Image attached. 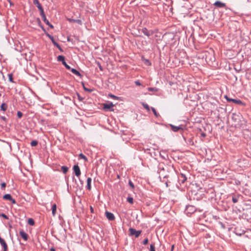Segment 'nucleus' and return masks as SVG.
<instances>
[{
    "label": "nucleus",
    "instance_id": "a19ab883",
    "mask_svg": "<svg viewBox=\"0 0 251 251\" xmlns=\"http://www.w3.org/2000/svg\"><path fill=\"white\" fill-rule=\"evenodd\" d=\"M97 64L98 66L99 67V68L100 70V71H102L103 69V68H102V67L101 66V65L100 63L99 62H97Z\"/></svg>",
    "mask_w": 251,
    "mask_h": 251
},
{
    "label": "nucleus",
    "instance_id": "f8f14e48",
    "mask_svg": "<svg viewBox=\"0 0 251 251\" xmlns=\"http://www.w3.org/2000/svg\"><path fill=\"white\" fill-rule=\"evenodd\" d=\"M186 210L189 213H193L196 211V208L193 205H187L186 207Z\"/></svg>",
    "mask_w": 251,
    "mask_h": 251
},
{
    "label": "nucleus",
    "instance_id": "680f3d73",
    "mask_svg": "<svg viewBox=\"0 0 251 251\" xmlns=\"http://www.w3.org/2000/svg\"><path fill=\"white\" fill-rule=\"evenodd\" d=\"M39 26H40V27H41L42 28L43 30L45 31L44 27H43V26L42 25H40Z\"/></svg>",
    "mask_w": 251,
    "mask_h": 251
},
{
    "label": "nucleus",
    "instance_id": "2f4dec72",
    "mask_svg": "<svg viewBox=\"0 0 251 251\" xmlns=\"http://www.w3.org/2000/svg\"><path fill=\"white\" fill-rule=\"evenodd\" d=\"M79 157L80 158L84 159L85 161H87V158L86 157V156L82 153L79 154Z\"/></svg>",
    "mask_w": 251,
    "mask_h": 251
},
{
    "label": "nucleus",
    "instance_id": "7ed1b4c3",
    "mask_svg": "<svg viewBox=\"0 0 251 251\" xmlns=\"http://www.w3.org/2000/svg\"><path fill=\"white\" fill-rule=\"evenodd\" d=\"M224 97L226 100L228 102H233L236 104L241 105H243V106L245 105V103L244 102H243L240 100L230 98L227 95H225L224 96Z\"/></svg>",
    "mask_w": 251,
    "mask_h": 251
},
{
    "label": "nucleus",
    "instance_id": "49530a36",
    "mask_svg": "<svg viewBox=\"0 0 251 251\" xmlns=\"http://www.w3.org/2000/svg\"><path fill=\"white\" fill-rule=\"evenodd\" d=\"M1 217L4 218V219H8V217L7 215H6L4 213H2L1 215H0Z\"/></svg>",
    "mask_w": 251,
    "mask_h": 251
},
{
    "label": "nucleus",
    "instance_id": "0eeeda50",
    "mask_svg": "<svg viewBox=\"0 0 251 251\" xmlns=\"http://www.w3.org/2000/svg\"><path fill=\"white\" fill-rule=\"evenodd\" d=\"M142 32L145 35L148 36V37H150L154 33V31L152 30H148L146 27L142 28Z\"/></svg>",
    "mask_w": 251,
    "mask_h": 251
},
{
    "label": "nucleus",
    "instance_id": "c85d7f7f",
    "mask_svg": "<svg viewBox=\"0 0 251 251\" xmlns=\"http://www.w3.org/2000/svg\"><path fill=\"white\" fill-rule=\"evenodd\" d=\"M28 224L30 226H33L34 225V221L32 218H29L27 221Z\"/></svg>",
    "mask_w": 251,
    "mask_h": 251
},
{
    "label": "nucleus",
    "instance_id": "58836bf2",
    "mask_svg": "<svg viewBox=\"0 0 251 251\" xmlns=\"http://www.w3.org/2000/svg\"><path fill=\"white\" fill-rule=\"evenodd\" d=\"M23 115V114L22 112H21L20 111H18L17 112V116L19 118H21Z\"/></svg>",
    "mask_w": 251,
    "mask_h": 251
},
{
    "label": "nucleus",
    "instance_id": "72a5a7b5",
    "mask_svg": "<svg viewBox=\"0 0 251 251\" xmlns=\"http://www.w3.org/2000/svg\"><path fill=\"white\" fill-rule=\"evenodd\" d=\"M127 201L129 203L132 204L133 203V199L131 197H128L127 198Z\"/></svg>",
    "mask_w": 251,
    "mask_h": 251
},
{
    "label": "nucleus",
    "instance_id": "09e8293b",
    "mask_svg": "<svg viewBox=\"0 0 251 251\" xmlns=\"http://www.w3.org/2000/svg\"><path fill=\"white\" fill-rule=\"evenodd\" d=\"M188 144H189L190 145L191 144H193V141H192V140L191 139V138H189L188 139V141H186Z\"/></svg>",
    "mask_w": 251,
    "mask_h": 251
},
{
    "label": "nucleus",
    "instance_id": "dca6fc26",
    "mask_svg": "<svg viewBox=\"0 0 251 251\" xmlns=\"http://www.w3.org/2000/svg\"><path fill=\"white\" fill-rule=\"evenodd\" d=\"M91 181L92 179L91 177H88L87 179V189L89 190H91Z\"/></svg>",
    "mask_w": 251,
    "mask_h": 251
},
{
    "label": "nucleus",
    "instance_id": "3c124183",
    "mask_svg": "<svg viewBox=\"0 0 251 251\" xmlns=\"http://www.w3.org/2000/svg\"><path fill=\"white\" fill-rule=\"evenodd\" d=\"M13 204H16V201L15 199H14L13 198L11 199V200L10 201Z\"/></svg>",
    "mask_w": 251,
    "mask_h": 251
},
{
    "label": "nucleus",
    "instance_id": "603ef678",
    "mask_svg": "<svg viewBox=\"0 0 251 251\" xmlns=\"http://www.w3.org/2000/svg\"><path fill=\"white\" fill-rule=\"evenodd\" d=\"M213 218L216 220L220 219L219 217L216 215L213 216Z\"/></svg>",
    "mask_w": 251,
    "mask_h": 251
},
{
    "label": "nucleus",
    "instance_id": "8fccbe9b",
    "mask_svg": "<svg viewBox=\"0 0 251 251\" xmlns=\"http://www.w3.org/2000/svg\"><path fill=\"white\" fill-rule=\"evenodd\" d=\"M135 84L137 85V86H140L141 85L140 82L139 80H136L135 81Z\"/></svg>",
    "mask_w": 251,
    "mask_h": 251
},
{
    "label": "nucleus",
    "instance_id": "393cba45",
    "mask_svg": "<svg viewBox=\"0 0 251 251\" xmlns=\"http://www.w3.org/2000/svg\"><path fill=\"white\" fill-rule=\"evenodd\" d=\"M33 3L36 5L38 8L42 7L41 4L39 3L38 0H33Z\"/></svg>",
    "mask_w": 251,
    "mask_h": 251
},
{
    "label": "nucleus",
    "instance_id": "5701e85b",
    "mask_svg": "<svg viewBox=\"0 0 251 251\" xmlns=\"http://www.w3.org/2000/svg\"><path fill=\"white\" fill-rule=\"evenodd\" d=\"M0 244H1V245L2 247H6V246H7V244L5 242L4 240L3 239H2L0 236Z\"/></svg>",
    "mask_w": 251,
    "mask_h": 251
},
{
    "label": "nucleus",
    "instance_id": "c03bdc74",
    "mask_svg": "<svg viewBox=\"0 0 251 251\" xmlns=\"http://www.w3.org/2000/svg\"><path fill=\"white\" fill-rule=\"evenodd\" d=\"M148 242H149V240H148V239L147 238H145L143 241V244L145 245H147L148 243Z\"/></svg>",
    "mask_w": 251,
    "mask_h": 251
},
{
    "label": "nucleus",
    "instance_id": "39448f33",
    "mask_svg": "<svg viewBox=\"0 0 251 251\" xmlns=\"http://www.w3.org/2000/svg\"><path fill=\"white\" fill-rule=\"evenodd\" d=\"M114 106V104L112 102H108L107 103L103 104V108L105 111H113L114 109L112 108Z\"/></svg>",
    "mask_w": 251,
    "mask_h": 251
},
{
    "label": "nucleus",
    "instance_id": "4be33fe9",
    "mask_svg": "<svg viewBox=\"0 0 251 251\" xmlns=\"http://www.w3.org/2000/svg\"><path fill=\"white\" fill-rule=\"evenodd\" d=\"M57 60L58 61L62 62V63L63 64V62L65 61V58L63 55H59L57 57Z\"/></svg>",
    "mask_w": 251,
    "mask_h": 251
},
{
    "label": "nucleus",
    "instance_id": "f704fd0d",
    "mask_svg": "<svg viewBox=\"0 0 251 251\" xmlns=\"http://www.w3.org/2000/svg\"><path fill=\"white\" fill-rule=\"evenodd\" d=\"M8 75L9 81L11 82H14L12 74H9Z\"/></svg>",
    "mask_w": 251,
    "mask_h": 251
},
{
    "label": "nucleus",
    "instance_id": "9d476101",
    "mask_svg": "<svg viewBox=\"0 0 251 251\" xmlns=\"http://www.w3.org/2000/svg\"><path fill=\"white\" fill-rule=\"evenodd\" d=\"M170 126L171 127V129L174 132H177L179 130H183V128L182 127V126L180 125L179 126H175L172 124H170Z\"/></svg>",
    "mask_w": 251,
    "mask_h": 251
},
{
    "label": "nucleus",
    "instance_id": "0e129e2a",
    "mask_svg": "<svg viewBox=\"0 0 251 251\" xmlns=\"http://www.w3.org/2000/svg\"><path fill=\"white\" fill-rule=\"evenodd\" d=\"M50 251H55V249L54 248H51L50 249Z\"/></svg>",
    "mask_w": 251,
    "mask_h": 251
},
{
    "label": "nucleus",
    "instance_id": "f03ea898",
    "mask_svg": "<svg viewBox=\"0 0 251 251\" xmlns=\"http://www.w3.org/2000/svg\"><path fill=\"white\" fill-rule=\"evenodd\" d=\"M176 179L177 182L176 183V186L179 188V186L181 185V184H183L184 183V182L187 180V177L185 175L183 174L180 173V174L178 175L176 177Z\"/></svg>",
    "mask_w": 251,
    "mask_h": 251
},
{
    "label": "nucleus",
    "instance_id": "ea45409f",
    "mask_svg": "<svg viewBox=\"0 0 251 251\" xmlns=\"http://www.w3.org/2000/svg\"><path fill=\"white\" fill-rule=\"evenodd\" d=\"M128 184L132 189L134 188V184L130 180H129Z\"/></svg>",
    "mask_w": 251,
    "mask_h": 251
},
{
    "label": "nucleus",
    "instance_id": "423d86ee",
    "mask_svg": "<svg viewBox=\"0 0 251 251\" xmlns=\"http://www.w3.org/2000/svg\"><path fill=\"white\" fill-rule=\"evenodd\" d=\"M129 231L130 235H134L136 238H138L141 233V230H136L135 229L130 227L129 228Z\"/></svg>",
    "mask_w": 251,
    "mask_h": 251
},
{
    "label": "nucleus",
    "instance_id": "13d9d810",
    "mask_svg": "<svg viewBox=\"0 0 251 251\" xmlns=\"http://www.w3.org/2000/svg\"><path fill=\"white\" fill-rule=\"evenodd\" d=\"M174 248H175V245H172L171 249V251H173V250H174Z\"/></svg>",
    "mask_w": 251,
    "mask_h": 251
},
{
    "label": "nucleus",
    "instance_id": "6ab92c4d",
    "mask_svg": "<svg viewBox=\"0 0 251 251\" xmlns=\"http://www.w3.org/2000/svg\"><path fill=\"white\" fill-rule=\"evenodd\" d=\"M240 195L233 196L232 197V201L233 203H236L238 202Z\"/></svg>",
    "mask_w": 251,
    "mask_h": 251
},
{
    "label": "nucleus",
    "instance_id": "20e7f679",
    "mask_svg": "<svg viewBox=\"0 0 251 251\" xmlns=\"http://www.w3.org/2000/svg\"><path fill=\"white\" fill-rule=\"evenodd\" d=\"M47 36L51 40L52 44L55 47H57L61 51H63L60 45L55 41L52 36L49 33H47Z\"/></svg>",
    "mask_w": 251,
    "mask_h": 251
},
{
    "label": "nucleus",
    "instance_id": "4468645a",
    "mask_svg": "<svg viewBox=\"0 0 251 251\" xmlns=\"http://www.w3.org/2000/svg\"><path fill=\"white\" fill-rule=\"evenodd\" d=\"M43 21L45 22V23L48 25L49 27H50L51 28H53V26L52 25H51L50 22L48 20H47V18H46V15L45 16H43L42 17Z\"/></svg>",
    "mask_w": 251,
    "mask_h": 251
},
{
    "label": "nucleus",
    "instance_id": "69168bd1",
    "mask_svg": "<svg viewBox=\"0 0 251 251\" xmlns=\"http://www.w3.org/2000/svg\"><path fill=\"white\" fill-rule=\"evenodd\" d=\"M164 169L163 168L161 170H160V171H159V174H161V171H164Z\"/></svg>",
    "mask_w": 251,
    "mask_h": 251
},
{
    "label": "nucleus",
    "instance_id": "f257e3e1",
    "mask_svg": "<svg viewBox=\"0 0 251 251\" xmlns=\"http://www.w3.org/2000/svg\"><path fill=\"white\" fill-rule=\"evenodd\" d=\"M195 185L196 190H192L189 196L191 200L193 199L194 200L199 201L203 198V195H204L203 193V191L202 190V188L200 186H198L197 183H196Z\"/></svg>",
    "mask_w": 251,
    "mask_h": 251
},
{
    "label": "nucleus",
    "instance_id": "4d7b16f0",
    "mask_svg": "<svg viewBox=\"0 0 251 251\" xmlns=\"http://www.w3.org/2000/svg\"><path fill=\"white\" fill-rule=\"evenodd\" d=\"M90 211H91V212L93 213H94V208H93V207L92 206H90Z\"/></svg>",
    "mask_w": 251,
    "mask_h": 251
},
{
    "label": "nucleus",
    "instance_id": "e433bc0d",
    "mask_svg": "<svg viewBox=\"0 0 251 251\" xmlns=\"http://www.w3.org/2000/svg\"><path fill=\"white\" fill-rule=\"evenodd\" d=\"M150 251H155L154 244H151L150 245Z\"/></svg>",
    "mask_w": 251,
    "mask_h": 251
},
{
    "label": "nucleus",
    "instance_id": "bf43d9fd",
    "mask_svg": "<svg viewBox=\"0 0 251 251\" xmlns=\"http://www.w3.org/2000/svg\"><path fill=\"white\" fill-rule=\"evenodd\" d=\"M3 251H7L8 247L7 246H6V247H3Z\"/></svg>",
    "mask_w": 251,
    "mask_h": 251
},
{
    "label": "nucleus",
    "instance_id": "a18cd8bd",
    "mask_svg": "<svg viewBox=\"0 0 251 251\" xmlns=\"http://www.w3.org/2000/svg\"><path fill=\"white\" fill-rule=\"evenodd\" d=\"M6 184L5 182H2L1 183V188L2 189H5V188L6 187Z\"/></svg>",
    "mask_w": 251,
    "mask_h": 251
},
{
    "label": "nucleus",
    "instance_id": "052dcab7",
    "mask_svg": "<svg viewBox=\"0 0 251 251\" xmlns=\"http://www.w3.org/2000/svg\"><path fill=\"white\" fill-rule=\"evenodd\" d=\"M201 136H202V137H205V136H206V134H205V133H202L201 134Z\"/></svg>",
    "mask_w": 251,
    "mask_h": 251
},
{
    "label": "nucleus",
    "instance_id": "9b49d317",
    "mask_svg": "<svg viewBox=\"0 0 251 251\" xmlns=\"http://www.w3.org/2000/svg\"><path fill=\"white\" fill-rule=\"evenodd\" d=\"M105 214L106 218L109 220L113 221L115 219V216L112 213L108 211H106Z\"/></svg>",
    "mask_w": 251,
    "mask_h": 251
},
{
    "label": "nucleus",
    "instance_id": "2eb2a0df",
    "mask_svg": "<svg viewBox=\"0 0 251 251\" xmlns=\"http://www.w3.org/2000/svg\"><path fill=\"white\" fill-rule=\"evenodd\" d=\"M68 21L71 23H77L78 24H79L80 25H81L82 24L81 20H79V19H74L69 18V19H68Z\"/></svg>",
    "mask_w": 251,
    "mask_h": 251
},
{
    "label": "nucleus",
    "instance_id": "aec40b11",
    "mask_svg": "<svg viewBox=\"0 0 251 251\" xmlns=\"http://www.w3.org/2000/svg\"><path fill=\"white\" fill-rule=\"evenodd\" d=\"M12 197L9 194H6L3 196V199L5 200L10 201Z\"/></svg>",
    "mask_w": 251,
    "mask_h": 251
},
{
    "label": "nucleus",
    "instance_id": "412c9836",
    "mask_svg": "<svg viewBox=\"0 0 251 251\" xmlns=\"http://www.w3.org/2000/svg\"><path fill=\"white\" fill-rule=\"evenodd\" d=\"M7 109V105L5 103H2L0 105V110L5 111Z\"/></svg>",
    "mask_w": 251,
    "mask_h": 251
},
{
    "label": "nucleus",
    "instance_id": "6e6552de",
    "mask_svg": "<svg viewBox=\"0 0 251 251\" xmlns=\"http://www.w3.org/2000/svg\"><path fill=\"white\" fill-rule=\"evenodd\" d=\"M213 5L217 8H224L226 9V6L225 3L222 2L220 1L217 0L214 3Z\"/></svg>",
    "mask_w": 251,
    "mask_h": 251
},
{
    "label": "nucleus",
    "instance_id": "6e6d98bb",
    "mask_svg": "<svg viewBox=\"0 0 251 251\" xmlns=\"http://www.w3.org/2000/svg\"><path fill=\"white\" fill-rule=\"evenodd\" d=\"M171 183V181H169V180H168L167 181H166L165 182V184H166V185L167 187H168L169 186V184Z\"/></svg>",
    "mask_w": 251,
    "mask_h": 251
},
{
    "label": "nucleus",
    "instance_id": "473e14b6",
    "mask_svg": "<svg viewBox=\"0 0 251 251\" xmlns=\"http://www.w3.org/2000/svg\"><path fill=\"white\" fill-rule=\"evenodd\" d=\"M37 144H38V141L37 140H33L30 143V145L32 147H35V146H37Z\"/></svg>",
    "mask_w": 251,
    "mask_h": 251
},
{
    "label": "nucleus",
    "instance_id": "864d4df0",
    "mask_svg": "<svg viewBox=\"0 0 251 251\" xmlns=\"http://www.w3.org/2000/svg\"><path fill=\"white\" fill-rule=\"evenodd\" d=\"M85 91L90 93V92H92L93 91V90L91 89L87 88V89H85Z\"/></svg>",
    "mask_w": 251,
    "mask_h": 251
},
{
    "label": "nucleus",
    "instance_id": "c756f323",
    "mask_svg": "<svg viewBox=\"0 0 251 251\" xmlns=\"http://www.w3.org/2000/svg\"><path fill=\"white\" fill-rule=\"evenodd\" d=\"M151 110H152V111L153 112V114H154V116H155L156 117H157H157H158L160 116V115H159V114L158 113H157V112H156V111L154 107H152L151 108Z\"/></svg>",
    "mask_w": 251,
    "mask_h": 251
},
{
    "label": "nucleus",
    "instance_id": "338daca9",
    "mask_svg": "<svg viewBox=\"0 0 251 251\" xmlns=\"http://www.w3.org/2000/svg\"><path fill=\"white\" fill-rule=\"evenodd\" d=\"M163 177H164V178L168 177V176H167V175H164V176H163Z\"/></svg>",
    "mask_w": 251,
    "mask_h": 251
},
{
    "label": "nucleus",
    "instance_id": "37998d69",
    "mask_svg": "<svg viewBox=\"0 0 251 251\" xmlns=\"http://www.w3.org/2000/svg\"><path fill=\"white\" fill-rule=\"evenodd\" d=\"M0 118L1 120H2V121H3L5 122H7V119L3 116H0Z\"/></svg>",
    "mask_w": 251,
    "mask_h": 251
},
{
    "label": "nucleus",
    "instance_id": "4c0bfd02",
    "mask_svg": "<svg viewBox=\"0 0 251 251\" xmlns=\"http://www.w3.org/2000/svg\"><path fill=\"white\" fill-rule=\"evenodd\" d=\"M109 96L110 97V98H112V99H115V100H118L119 99V97H117V96H116L113 94H109Z\"/></svg>",
    "mask_w": 251,
    "mask_h": 251
},
{
    "label": "nucleus",
    "instance_id": "79ce46f5",
    "mask_svg": "<svg viewBox=\"0 0 251 251\" xmlns=\"http://www.w3.org/2000/svg\"><path fill=\"white\" fill-rule=\"evenodd\" d=\"M145 64H146L148 66H151V62L150 61V60H148V59H146L145 60Z\"/></svg>",
    "mask_w": 251,
    "mask_h": 251
},
{
    "label": "nucleus",
    "instance_id": "ddd939ff",
    "mask_svg": "<svg viewBox=\"0 0 251 251\" xmlns=\"http://www.w3.org/2000/svg\"><path fill=\"white\" fill-rule=\"evenodd\" d=\"M20 236L24 239L25 241H27L28 239V235L23 230L20 231Z\"/></svg>",
    "mask_w": 251,
    "mask_h": 251
},
{
    "label": "nucleus",
    "instance_id": "c9c22d12",
    "mask_svg": "<svg viewBox=\"0 0 251 251\" xmlns=\"http://www.w3.org/2000/svg\"><path fill=\"white\" fill-rule=\"evenodd\" d=\"M63 64V65L65 67V68H66L67 70H70V69H71V67H70L69 65H68V64L66 63V61H64V62H63V64Z\"/></svg>",
    "mask_w": 251,
    "mask_h": 251
},
{
    "label": "nucleus",
    "instance_id": "1a4fd4ad",
    "mask_svg": "<svg viewBox=\"0 0 251 251\" xmlns=\"http://www.w3.org/2000/svg\"><path fill=\"white\" fill-rule=\"evenodd\" d=\"M73 169L74 172L75 174V175L77 177H79V176L81 175V171H80V168H79V167L78 166V165H75L73 166Z\"/></svg>",
    "mask_w": 251,
    "mask_h": 251
},
{
    "label": "nucleus",
    "instance_id": "7c9ffc66",
    "mask_svg": "<svg viewBox=\"0 0 251 251\" xmlns=\"http://www.w3.org/2000/svg\"><path fill=\"white\" fill-rule=\"evenodd\" d=\"M142 105L146 110H147L148 111H150V107L148 104L143 103Z\"/></svg>",
    "mask_w": 251,
    "mask_h": 251
},
{
    "label": "nucleus",
    "instance_id": "e2e57ef3",
    "mask_svg": "<svg viewBox=\"0 0 251 251\" xmlns=\"http://www.w3.org/2000/svg\"><path fill=\"white\" fill-rule=\"evenodd\" d=\"M82 85H83V89L84 90V91H85V89H87V88H86L85 86H84V84L83 83H82Z\"/></svg>",
    "mask_w": 251,
    "mask_h": 251
},
{
    "label": "nucleus",
    "instance_id": "a878e982",
    "mask_svg": "<svg viewBox=\"0 0 251 251\" xmlns=\"http://www.w3.org/2000/svg\"><path fill=\"white\" fill-rule=\"evenodd\" d=\"M61 171L64 174H66L68 171V168L66 166H63L61 167Z\"/></svg>",
    "mask_w": 251,
    "mask_h": 251
},
{
    "label": "nucleus",
    "instance_id": "774afa93",
    "mask_svg": "<svg viewBox=\"0 0 251 251\" xmlns=\"http://www.w3.org/2000/svg\"><path fill=\"white\" fill-rule=\"evenodd\" d=\"M160 155L163 158H165V157L164 156H163V155H161V153L160 154Z\"/></svg>",
    "mask_w": 251,
    "mask_h": 251
},
{
    "label": "nucleus",
    "instance_id": "5fc2aeb1",
    "mask_svg": "<svg viewBox=\"0 0 251 251\" xmlns=\"http://www.w3.org/2000/svg\"><path fill=\"white\" fill-rule=\"evenodd\" d=\"M37 22H38V24H39V25H42V24H41V21H40V19L39 18H37Z\"/></svg>",
    "mask_w": 251,
    "mask_h": 251
},
{
    "label": "nucleus",
    "instance_id": "bb28decb",
    "mask_svg": "<svg viewBox=\"0 0 251 251\" xmlns=\"http://www.w3.org/2000/svg\"><path fill=\"white\" fill-rule=\"evenodd\" d=\"M39 9V10L40 11V15L41 16V17H43V16H45L46 15L44 13V9L42 7L38 8Z\"/></svg>",
    "mask_w": 251,
    "mask_h": 251
},
{
    "label": "nucleus",
    "instance_id": "b1692460",
    "mask_svg": "<svg viewBox=\"0 0 251 251\" xmlns=\"http://www.w3.org/2000/svg\"><path fill=\"white\" fill-rule=\"evenodd\" d=\"M51 210H52V214L53 216H55V215L56 214V204H53L52 205Z\"/></svg>",
    "mask_w": 251,
    "mask_h": 251
},
{
    "label": "nucleus",
    "instance_id": "a211bd4d",
    "mask_svg": "<svg viewBox=\"0 0 251 251\" xmlns=\"http://www.w3.org/2000/svg\"><path fill=\"white\" fill-rule=\"evenodd\" d=\"M235 234L236 235H237L238 236H241V235H243L245 233V231L244 230H239L238 229L236 228L235 229Z\"/></svg>",
    "mask_w": 251,
    "mask_h": 251
},
{
    "label": "nucleus",
    "instance_id": "f3484780",
    "mask_svg": "<svg viewBox=\"0 0 251 251\" xmlns=\"http://www.w3.org/2000/svg\"><path fill=\"white\" fill-rule=\"evenodd\" d=\"M70 70L71 71V72L72 73H73L75 75H77L78 76H81V75L80 74V73L77 70H76L75 69L72 68H71V69H70Z\"/></svg>",
    "mask_w": 251,
    "mask_h": 251
},
{
    "label": "nucleus",
    "instance_id": "cd10ccee",
    "mask_svg": "<svg viewBox=\"0 0 251 251\" xmlns=\"http://www.w3.org/2000/svg\"><path fill=\"white\" fill-rule=\"evenodd\" d=\"M148 90L150 92H157L158 89L156 87H148Z\"/></svg>",
    "mask_w": 251,
    "mask_h": 251
},
{
    "label": "nucleus",
    "instance_id": "de8ad7c7",
    "mask_svg": "<svg viewBox=\"0 0 251 251\" xmlns=\"http://www.w3.org/2000/svg\"><path fill=\"white\" fill-rule=\"evenodd\" d=\"M77 96L79 101H82L83 100V98H82L78 93H77Z\"/></svg>",
    "mask_w": 251,
    "mask_h": 251
}]
</instances>
